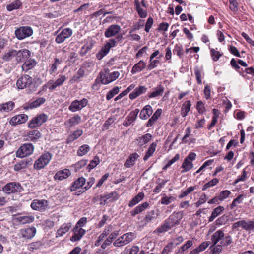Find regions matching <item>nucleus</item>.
<instances>
[{
  "label": "nucleus",
  "instance_id": "f257e3e1",
  "mask_svg": "<svg viewBox=\"0 0 254 254\" xmlns=\"http://www.w3.org/2000/svg\"><path fill=\"white\" fill-rule=\"evenodd\" d=\"M16 85L17 88L20 89L25 88H30L33 85V79L28 75H24L21 76L17 81ZM35 88L28 89L27 93L30 94L35 91Z\"/></svg>",
  "mask_w": 254,
  "mask_h": 254
},
{
  "label": "nucleus",
  "instance_id": "f03ea898",
  "mask_svg": "<svg viewBox=\"0 0 254 254\" xmlns=\"http://www.w3.org/2000/svg\"><path fill=\"white\" fill-rule=\"evenodd\" d=\"M136 238V235L132 232H127L119 237L113 243L114 246L120 247L131 242Z\"/></svg>",
  "mask_w": 254,
  "mask_h": 254
},
{
  "label": "nucleus",
  "instance_id": "7ed1b4c3",
  "mask_svg": "<svg viewBox=\"0 0 254 254\" xmlns=\"http://www.w3.org/2000/svg\"><path fill=\"white\" fill-rule=\"evenodd\" d=\"M121 26L118 24H112L109 26L105 31L104 36L106 38L115 37L116 40L120 41L122 37V34L120 33Z\"/></svg>",
  "mask_w": 254,
  "mask_h": 254
},
{
  "label": "nucleus",
  "instance_id": "20e7f679",
  "mask_svg": "<svg viewBox=\"0 0 254 254\" xmlns=\"http://www.w3.org/2000/svg\"><path fill=\"white\" fill-rule=\"evenodd\" d=\"M52 158V154L46 152L43 153L39 158L37 159L34 164L33 167L35 169L40 170L44 168L51 161Z\"/></svg>",
  "mask_w": 254,
  "mask_h": 254
},
{
  "label": "nucleus",
  "instance_id": "39448f33",
  "mask_svg": "<svg viewBox=\"0 0 254 254\" xmlns=\"http://www.w3.org/2000/svg\"><path fill=\"white\" fill-rule=\"evenodd\" d=\"M119 76L120 73L118 71L110 72L108 69H105L104 71L100 73L101 82L103 84H108L115 81Z\"/></svg>",
  "mask_w": 254,
  "mask_h": 254
},
{
  "label": "nucleus",
  "instance_id": "423d86ee",
  "mask_svg": "<svg viewBox=\"0 0 254 254\" xmlns=\"http://www.w3.org/2000/svg\"><path fill=\"white\" fill-rule=\"evenodd\" d=\"M34 146L32 143H26L22 144L16 151L17 157L22 158L31 155L34 151Z\"/></svg>",
  "mask_w": 254,
  "mask_h": 254
},
{
  "label": "nucleus",
  "instance_id": "0eeeda50",
  "mask_svg": "<svg viewBox=\"0 0 254 254\" xmlns=\"http://www.w3.org/2000/svg\"><path fill=\"white\" fill-rule=\"evenodd\" d=\"M117 41L113 38L110 39L107 41L100 51L96 54V57L98 60L102 59L110 51L111 48L116 46Z\"/></svg>",
  "mask_w": 254,
  "mask_h": 254
},
{
  "label": "nucleus",
  "instance_id": "6e6552de",
  "mask_svg": "<svg viewBox=\"0 0 254 254\" xmlns=\"http://www.w3.org/2000/svg\"><path fill=\"white\" fill-rule=\"evenodd\" d=\"M33 33V29L29 26H22L15 31L16 37L19 40H23L31 36Z\"/></svg>",
  "mask_w": 254,
  "mask_h": 254
},
{
  "label": "nucleus",
  "instance_id": "1a4fd4ad",
  "mask_svg": "<svg viewBox=\"0 0 254 254\" xmlns=\"http://www.w3.org/2000/svg\"><path fill=\"white\" fill-rule=\"evenodd\" d=\"M196 156V155L194 152H190L189 153V154L184 159L181 166V168L183 169L181 171L182 173L188 172L193 168V165L192 164V161L195 159Z\"/></svg>",
  "mask_w": 254,
  "mask_h": 254
},
{
  "label": "nucleus",
  "instance_id": "9d476101",
  "mask_svg": "<svg viewBox=\"0 0 254 254\" xmlns=\"http://www.w3.org/2000/svg\"><path fill=\"white\" fill-rule=\"evenodd\" d=\"M23 190L22 187L19 183L10 182L7 184L2 189L5 193L10 194L12 193L21 192Z\"/></svg>",
  "mask_w": 254,
  "mask_h": 254
},
{
  "label": "nucleus",
  "instance_id": "9b49d317",
  "mask_svg": "<svg viewBox=\"0 0 254 254\" xmlns=\"http://www.w3.org/2000/svg\"><path fill=\"white\" fill-rule=\"evenodd\" d=\"M48 116L47 115L41 114L29 122L28 127L31 128H34L46 122Z\"/></svg>",
  "mask_w": 254,
  "mask_h": 254
},
{
  "label": "nucleus",
  "instance_id": "f8f14e48",
  "mask_svg": "<svg viewBox=\"0 0 254 254\" xmlns=\"http://www.w3.org/2000/svg\"><path fill=\"white\" fill-rule=\"evenodd\" d=\"M88 102V100L86 98H83L80 100H75L71 102L68 109L72 112L81 110L87 106Z\"/></svg>",
  "mask_w": 254,
  "mask_h": 254
},
{
  "label": "nucleus",
  "instance_id": "ddd939ff",
  "mask_svg": "<svg viewBox=\"0 0 254 254\" xmlns=\"http://www.w3.org/2000/svg\"><path fill=\"white\" fill-rule=\"evenodd\" d=\"M36 229L34 227L21 229L19 234V237L24 240L31 239L36 234Z\"/></svg>",
  "mask_w": 254,
  "mask_h": 254
},
{
  "label": "nucleus",
  "instance_id": "4468645a",
  "mask_svg": "<svg viewBox=\"0 0 254 254\" xmlns=\"http://www.w3.org/2000/svg\"><path fill=\"white\" fill-rule=\"evenodd\" d=\"M72 30L69 28L64 29L57 35L55 38V42L58 44L63 43L66 39L69 38L72 35Z\"/></svg>",
  "mask_w": 254,
  "mask_h": 254
},
{
  "label": "nucleus",
  "instance_id": "2eb2a0df",
  "mask_svg": "<svg viewBox=\"0 0 254 254\" xmlns=\"http://www.w3.org/2000/svg\"><path fill=\"white\" fill-rule=\"evenodd\" d=\"M66 80V77L65 75H59L58 78L55 81L53 82L52 80H50L47 83V84L49 85V90L53 91L55 90L57 87L62 86Z\"/></svg>",
  "mask_w": 254,
  "mask_h": 254
},
{
  "label": "nucleus",
  "instance_id": "dca6fc26",
  "mask_svg": "<svg viewBox=\"0 0 254 254\" xmlns=\"http://www.w3.org/2000/svg\"><path fill=\"white\" fill-rule=\"evenodd\" d=\"M48 205V201L44 199H35L31 204V208L35 210L42 211L46 209Z\"/></svg>",
  "mask_w": 254,
  "mask_h": 254
},
{
  "label": "nucleus",
  "instance_id": "f3484780",
  "mask_svg": "<svg viewBox=\"0 0 254 254\" xmlns=\"http://www.w3.org/2000/svg\"><path fill=\"white\" fill-rule=\"evenodd\" d=\"M45 101V98L43 97L38 98L34 101L29 102L25 104L23 106V108L24 110H27L29 109H32L35 108H37L44 103Z\"/></svg>",
  "mask_w": 254,
  "mask_h": 254
},
{
  "label": "nucleus",
  "instance_id": "a211bd4d",
  "mask_svg": "<svg viewBox=\"0 0 254 254\" xmlns=\"http://www.w3.org/2000/svg\"><path fill=\"white\" fill-rule=\"evenodd\" d=\"M28 119V116L24 114H19L11 118L9 121L10 125L15 126L25 123Z\"/></svg>",
  "mask_w": 254,
  "mask_h": 254
},
{
  "label": "nucleus",
  "instance_id": "6ab92c4d",
  "mask_svg": "<svg viewBox=\"0 0 254 254\" xmlns=\"http://www.w3.org/2000/svg\"><path fill=\"white\" fill-rule=\"evenodd\" d=\"M73 234L70 238V240L72 242H76L80 240L83 235L85 234L86 231L82 228L75 226L73 229Z\"/></svg>",
  "mask_w": 254,
  "mask_h": 254
},
{
  "label": "nucleus",
  "instance_id": "aec40b11",
  "mask_svg": "<svg viewBox=\"0 0 254 254\" xmlns=\"http://www.w3.org/2000/svg\"><path fill=\"white\" fill-rule=\"evenodd\" d=\"M139 111V109H136L135 110L131 111L126 118V119L123 124L124 125L127 127L133 123L136 120Z\"/></svg>",
  "mask_w": 254,
  "mask_h": 254
},
{
  "label": "nucleus",
  "instance_id": "412c9836",
  "mask_svg": "<svg viewBox=\"0 0 254 254\" xmlns=\"http://www.w3.org/2000/svg\"><path fill=\"white\" fill-rule=\"evenodd\" d=\"M86 180L83 177L77 178L70 187V190L71 191H75L77 189H80L85 184Z\"/></svg>",
  "mask_w": 254,
  "mask_h": 254
},
{
  "label": "nucleus",
  "instance_id": "4be33fe9",
  "mask_svg": "<svg viewBox=\"0 0 254 254\" xmlns=\"http://www.w3.org/2000/svg\"><path fill=\"white\" fill-rule=\"evenodd\" d=\"M71 172L68 169H64L58 171L54 176L55 180H58L62 181L64 179H66L71 175Z\"/></svg>",
  "mask_w": 254,
  "mask_h": 254
},
{
  "label": "nucleus",
  "instance_id": "5701e85b",
  "mask_svg": "<svg viewBox=\"0 0 254 254\" xmlns=\"http://www.w3.org/2000/svg\"><path fill=\"white\" fill-rule=\"evenodd\" d=\"M72 227V224L71 223H64L58 229L56 236V237H60L63 236L68 232Z\"/></svg>",
  "mask_w": 254,
  "mask_h": 254
},
{
  "label": "nucleus",
  "instance_id": "b1692460",
  "mask_svg": "<svg viewBox=\"0 0 254 254\" xmlns=\"http://www.w3.org/2000/svg\"><path fill=\"white\" fill-rule=\"evenodd\" d=\"M182 219V215L179 212H174L166 219L174 227L179 224Z\"/></svg>",
  "mask_w": 254,
  "mask_h": 254
},
{
  "label": "nucleus",
  "instance_id": "393cba45",
  "mask_svg": "<svg viewBox=\"0 0 254 254\" xmlns=\"http://www.w3.org/2000/svg\"><path fill=\"white\" fill-rule=\"evenodd\" d=\"M164 91V87L161 84L153 89V91L148 94L149 98L161 96Z\"/></svg>",
  "mask_w": 254,
  "mask_h": 254
},
{
  "label": "nucleus",
  "instance_id": "a878e982",
  "mask_svg": "<svg viewBox=\"0 0 254 254\" xmlns=\"http://www.w3.org/2000/svg\"><path fill=\"white\" fill-rule=\"evenodd\" d=\"M32 161L31 159H26L22 160L17 162L14 166L15 171H20L22 169L27 168L28 166L32 165Z\"/></svg>",
  "mask_w": 254,
  "mask_h": 254
},
{
  "label": "nucleus",
  "instance_id": "bb28decb",
  "mask_svg": "<svg viewBox=\"0 0 254 254\" xmlns=\"http://www.w3.org/2000/svg\"><path fill=\"white\" fill-rule=\"evenodd\" d=\"M152 138V136L151 134L146 133L136 139V144L140 147H142L149 142Z\"/></svg>",
  "mask_w": 254,
  "mask_h": 254
},
{
  "label": "nucleus",
  "instance_id": "cd10ccee",
  "mask_svg": "<svg viewBox=\"0 0 254 254\" xmlns=\"http://www.w3.org/2000/svg\"><path fill=\"white\" fill-rule=\"evenodd\" d=\"M22 6L23 3L20 0H15L6 6L7 10L9 12L19 9Z\"/></svg>",
  "mask_w": 254,
  "mask_h": 254
},
{
  "label": "nucleus",
  "instance_id": "c85d7f7f",
  "mask_svg": "<svg viewBox=\"0 0 254 254\" xmlns=\"http://www.w3.org/2000/svg\"><path fill=\"white\" fill-rule=\"evenodd\" d=\"M153 110L152 107L147 105H146L141 111L139 117L141 119L146 120L152 114Z\"/></svg>",
  "mask_w": 254,
  "mask_h": 254
},
{
  "label": "nucleus",
  "instance_id": "c756f323",
  "mask_svg": "<svg viewBox=\"0 0 254 254\" xmlns=\"http://www.w3.org/2000/svg\"><path fill=\"white\" fill-rule=\"evenodd\" d=\"M41 136L40 132L36 129L29 131L26 135L28 137L27 140L34 142H36L41 137Z\"/></svg>",
  "mask_w": 254,
  "mask_h": 254
},
{
  "label": "nucleus",
  "instance_id": "7c9ffc66",
  "mask_svg": "<svg viewBox=\"0 0 254 254\" xmlns=\"http://www.w3.org/2000/svg\"><path fill=\"white\" fill-rule=\"evenodd\" d=\"M30 51L26 49L22 50L16 51V60L17 62H21L25 60V58L30 56Z\"/></svg>",
  "mask_w": 254,
  "mask_h": 254
},
{
  "label": "nucleus",
  "instance_id": "2f4dec72",
  "mask_svg": "<svg viewBox=\"0 0 254 254\" xmlns=\"http://www.w3.org/2000/svg\"><path fill=\"white\" fill-rule=\"evenodd\" d=\"M146 64L143 60H140L135 64L132 68L131 72L132 74L142 71L146 67Z\"/></svg>",
  "mask_w": 254,
  "mask_h": 254
},
{
  "label": "nucleus",
  "instance_id": "473e14b6",
  "mask_svg": "<svg viewBox=\"0 0 254 254\" xmlns=\"http://www.w3.org/2000/svg\"><path fill=\"white\" fill-rule=\"evenodd\" d=\"M224 236V231L222 230H219L216 231L211 237V241L213 245L214 246L219 241H221Z\"/></svg>",
  "mask_w": 254,
  "mask_h": 254
},
{
  "label": "nucleus",
  "instance_id": "72a5a7b5",
  "mask_svg": "<svg viewBox=\"0 0 254 254\" xmlns=\"http://www.w3.org/2000/svg\"><path fill=\"white\" fill-rule=\"evenodd\" d=\"M147 88L144 86H140L129 94L130 99H134L142 93L146 92Z\"/></svg>",
  "mask_w": 254,
  "mask_h": 254
},
{
  "label": "nucleus",
  "instance_id": "f704fd0d",
  "mask_svg": "<svg viewBox=\"0 0 254 254\" xmlns=\"http://www.w3.org/2000/svg\"><path fill=\"white\" fill-rule=\"evenodd\" d=\"M139 157V155L135 152L131 154L129 157L126 160L124 166L126 168H129L133 166L136 159Z\"/></svg>",
  "mask_w": 254,
  "mask_h": 254
},
{
  "label": "nucleus",
  "instance_id": "c9c22d12",
  "mask_svg": "<svg viewBox=\"0 0 254 254\" xmlns=\"http://www.w3.org/2000/svg\"><path fill=\"white\" fill-rule=\"evenodd\" d=\"M81 120V117L78 115H75L73 117L70 118L69 120L65 122V125L72 127L75 125H78Z\"/></svg>",
  "mask_w": 254,
  "mask_h": 254
},
{
  "label": "nucleus",
  "instance_id": "e433bc0d",
  "mask_svg": "<svg viewBox=\"0 0 254 254\" xmlns=\"http://www.w3.org/2000/svg\"><path fill=\"white\" fill-rule=\"evenodd\" d=\"M15 107V103L13 101H8L5 103L0 104V112H9L12 111Z\"/></svg>",
  "mask_w": 254,
  "mask_h": 254
},
{
  "label": "nucleus",
  "instance_id": "4c0bfd02",
  "mask_svg": "<svg viewBox=\"0 0 254 254\" xmlns=\"http://www.w3.org/2000/svg\"><path fill=\"white\" fill-rule=\"evenodd\" d=\"M161 113L162 110L161 109H158L153 114L151 118L148 120L146 125L147 127H152L161 116Z\"/></svg>",
  "mask_w": 254,
  "mask_h": 254
},
{
  "label": "nucleus",
  "instance_id": "58836bf2",
  "mask_svg": "<svg viewBox=\"0 0 254 254\" xmlns=\"http://www.w3.org/2000/svg\"><path fill=\"white\" fill-rule=\"evenodd\" d=\"M238 72L243 77L246 79H250L251 77L254 75V68L252 67L245 68L244 70L243 69H241V70H238Z\"/></svg>",
  "mask_w": 254,
  "mask_h": 254
},
{
  "label": "nucleus",
  "instance_id": "ea45409f",
  "mask_svg": "<svg viewBox=\"0 0 254 254\" xmlns=\"http://www.w3.org/2000/svg\"><path fill=\"white\" fill-rule=\"evenodd\" d=\"M83 130L81 129H77L74 131L72 134L69 135L68 136L66 142L67 143H71L75 140L78 138L83 134Z\"/></svg>",
  "mask_w": 254,
  "mask_h": 254
},
{
  "label": "nucleus",
  "instance_id": "a19ab883",
  "mask_svg": "<svg viewBox=\"0 0 254 254\" xmlns=\"http://www.w3.org/2000/svg\"><path fill=\"white\" fill-rule=\"evenodd\" d=\"M157 146L156 142H153L150 144L148 148V150L145 153V155L143 157V160L144 161H147L150 157H151L154 153L156 148Z\"/></svg>",
  "mask_w": 254,
  "mask_h": 254
},
{
  "label": "nucleus",
  "instance_id": "79ce46f5",
  "mask_svg": "<svg viewBox=\"0 0 254 254\" xmlns=\"http://www.w3.org/2000/svg\"><path fill=\"white\" fill-rule=\"evenodd\" d=\"M210 244V242L206 241L201 243L198 247L193 249L190 253V254H197L205 250Z\"/></svg>",
  "mask_w": 254,
  "mask_h": 254
},
{
  "label": "nucleus",
  "instance_id": "37998d69",
  "mask_svg": "<svg viewBox=\"0 0 254 254\" xmlns=\"http://www.w3.org/2000/svg\"><path fill=\"white\" fill-rule=\"evenodd\" d=\"M191 105L190 100H187L183 104L181 112L183 117H185L187 115L188 113L190 111Z\"/></svg>",
  "mask_w": 254,
  "mask_h": 254
},
{
  "label": "nucleus",
  "instance_id": "c03bdc74",
  "mask_svg": "<svg viewBox=\"0 0 254 254\" xmlns=\"http://www.w3.org/2000/svg\"><path fill=\"white\" fill-rule=\"evenodd\" d=\"M169 180L166 179H162L160 178L158 179V181L156 182L157 186L154 189L153 192L155 193H159L161 190L162 188H163L166 183L168 182Z\"/></svg>",
  "mask_w": 254,
  "mask_h": 254
},
{
  "label": "nucleus",
  "instance_id": "a18cd8bd",
  "mask_svg": "<svg viewBox=\"0 0 254 254\" xmlns=\"http://www.w3.org/2000/svg\"><path fill=\"white\" fill-rule=\"evenodd\" d=\"M144 197V194L143 192H139L130 201L128 206L130 207H132L136 204L141 201Z\"/></svg>",
  "mask_w": 254,
  "mask_h": 254
},
{
  "label": "nucleus",
  "instance_id": "49530a36",
  "mask_svg": "<svg viewBox=\"0 0 254 254\" xmlns=\"http://www.w3.org/2000/svg\"><path fill=\"white\" fill-rule=\"evenodd\" d=\"M157 216L155 211L152 210L147 213L143 221L144 222L145 225H146L149 222L155 220L157 218Z\"/></svg>",
  "mask_w": 254,
  "mask_h": 254
},
{
  "label": "nucleus",
  "instance_id": "de8ad7c7",
  "mask_svg": "<svg viewBox=\"0 0 254 254\" xmlns=\"http://www.w3.org/2000/svg\"><path fill=\"white\" fill-rule=\"evenodd\" d=\"M34 220V217L32 215L20 216L17 218V220L22 224L31 223Z\"/></svg>",
  "mask_w": 254,
  "mask_h": 254
},
{
  "label": "nucleus",
  "instance_id": "09e8293b",
  "mask_svg": "<svg viewBox=\"0 0 254 254\" xmlns=\"http://www.w3.org/2000/svg\"><path fill=\"white\" fill-rule=\"evenodd\" d=\"M134 3L139 16L142 18L146 17L147 13L145 10L141 8L139 1L135 0Z\"/></svg>",
  "mask_w": 254,
  "mask_h": 254
},
{
  "label": "nucleus",
  "instance_id": "8fccbe9b",
  "mask_svg": "<svg viewBox=\"0 0 254 254\" xmlns=\"http://www.w3.org/2000/svg\"><path fill=\"white\" fill-rule=\"evenodd\" d=\"M223 207L219 206L216 207L212 212L211 215L209 218V221L212 222L214 219L217 217L220 213L224 210Z\"/></svg>",
  "mask_w": 254,
  "mask_h": 254
},
{
  "label": "nucleus",
  "instance_id": "3c124183",
  "mask_svg": "<svg viewBox=\"0 0 254 254\" xmlns=\"http://www.w3.org/2000/svg\"><path fill=\"white\" fill-rule=\"evenodd\" d=\"M90 149V147L88 145L84 144L79 147L77 154L79 156H83L86 155L89 151Z\"/></svg>",
  "mask_w": 254,
  "mask_h": 254
},
{
  "label": "nucleus",
  "instance_id": "603ef678",
  "mask_svg": "<svg viewBox=\"0 0 254 254\" xmlns=\"http://www.w3.org/2000/svg\"><path fill=\"white\" fill-rule=\"evenodd\" d=\"M35 65V62L34 60H29L25 62L22 65V69L24 71H28L32 69Z\"/></svg>",
  "mask_w": 254,
  "mask_h": 254
},
{
  "label": "nucleus",
  "instance_id": "864d4df0",
  "mask_svg": "<svg viewBox=\"0 0 254 254\" xmlns=\"http://www.w3.org/2000/svg\"><path fill=\"white\" fill-rule=\"evenodd\" d=\"M117 194L116 192H113L107 195H103L104 204H105L108 200H109V201H113L117 199Z\"/></svg>",
  "mask_w": 254,
  "mask_h": 254
},
{
  "label": "nucleus",
  "instance_id": "5fc2aeb1",
  "mask_svg": "<svg viewBox=\"0 0 254 254\" xmlns=\"http://www.w3.org/2000/svg\"><path fill=\"white\" fill-rule=\"evenodd\" d=\"M171 229L170 227L169 226L168 224L164 221L163 223L156 229V231L159 233H162L168 231Z\"/></svg>",
  "mask_w": 254,
  "mask_h": 254
},
{
  "label": "nucleus",
  "instance_id": "6e6d98bb",
  "mask_svg": "<svg viewBox=\"0 0 254 254\" xmlns=\"http://www.w3.org/2000/svg\"><path fill=\"white\" fill-rule=\"evenodd\" d=\"M243 228L247 231H253L254 230V221H244Z\"/></svg>",
  "mask_w": 254,
  "mask_h": 254
},
{
  "label": "nucleus",
  "instance_id": "4d7b16f0",
  "mask_svg": "<svg viewBox=\"0 0 254 254\" xmlns=\"http://www.w3.org/2000/svg\"><path fill=\"white\" fill-rule=\"evenodd\" d=\"M120 91V88L118 87H115L111 90H110L106 95V99L107 100L111 99L115 95L117 94Z\"/></svg>",
  "mask_w": 254,
  "mask_h": 254
},
{
  "label": "nucleus",
  "instance_id": "13d9d810",
  "mask_svg": "<svg viewBox=\"0 0 254 254\" xmlns=\"http://www.w3.org/2000/svg\"><path fill=\"white\" fill-rule=\"evenodd\" d=\"M16 55V50H13L6 53L3 56V60L5 61H9L11 60L13 57H15Z\"/></svg>",
  "mask_w": 254,
  "mask_h": 254
},
{
  "label": "nucleus",
  "instance_id": "bf43d9fd",
  "mask_svg": "<svg viewBox=\"0 0 254 254\" xmlns=\"http://www.w3.org/2000/svg\"><path fill=\"white\" fill-rule=\"evenodd\" d=\"M139 251V247L137 246H132L130 248H126V254H137Z\"/></svg>",
  "mask_w": 254,
  "mask_h": 254
},
{
  "label": "nucleus",
  "instance_id": "052dcab7",
  "mask_svg": "<svg viewBox=\"0 0 254 254\" xmlns=\"http://www.w3.org/2000/svg\"><path fill=\"white\" fill-rule=\"evenodd\" d=\"M61 64V61H60L59 59L56 58L55 59L54 63L52 64L49 70V72L50 74H52L57 70L58 65L60 64Z\"/></svg>",
  "mask_w": 254,
  "mask_h": 254
},
{
  "label": "nucleus",
  "instance_id": "680f3d73",
  "mask_svg": "<svg viewBox=\"0 0 254 254\" xmlns=\"http://www.w3.org/2000/svg\"><path fill=\"white\" fill-rule=\"evenodd\" d=\"M100 163L99 157L96 156L94 157L93 159L91 160L88 166L89 169H92L94 168L97 165Z\"/></svg>",
  "mask_w": 254,
  "mask_h": 254
},
{
  "label": "nucleus",
  "instance_id": "e2e57ef3",
  "mask_svg": "<svg viewBox=\"0 0 254 254\" xmlns=\"http://www.w3.org/2000/svg\"><path fill=\"white\" fill-rule=\"evenodd\" d=\"M194 74L198 84L202 83L201 73L202 71L198 67H195L194 69Z\"/></svg>",
  "mask_w": 254,
  "mask_h": 254
},
{
  "label": "nucleus",
  "instance_id": "0e129e2a",
  "mask_svg": "<svg viewBox=\"0 0 254 254\" xmlns=\"http://www.w3.org/2000/svg\"><path fill=\"white\" fill-rule=\"evenodd\" d=\"M218 179L217 178H214L210 181L208 182V183H206L203 187L202 190H206L207 188L213 187L216 185L217 183L218 182Z\"/></svg>",
  "mask_w": 254,
  "mask_h": 254
},
{
  "label": "nucleus",
  "instance_id": "69168bd1",
  "mask_svg": "<svg viewBox=\"0 0 254 254\" xmlns=\"http://www.w3.org/2000/svg\"><path fill=\"white\" fill-rule=\"evenodd\" d=\"M232 243V239L230 236H227L223 238L220 244L222 246H227Z\"/></svg>",
  "mask_w": 254,
  "mask_h": 254
},
{
  "label": "nucleus",
  "instance_id": "338daca9",
  "mask_svg": "<svg viewBox=\"0 0 254 254\" xmlns=\"http://www.w3.org/2000/svg\"><path fill=\"white\" fill-rule=\"evenodd\" d=\"M228 221V216L223 215L218 218L215 221L216 224L218 225H222L225 224Z\"/></svg>",
  "mask_w": 254,
  "mask_h": 254
},
{
  "label": "nucleus",
  "instance_id": "774afa93",
  "mask_svg": "<svg viewBox=\"0 0 254 254\" xmlns=\"http://www.w3.org/2000/svg\"><path fill=\"white\" fill-rule=\"evenodd\" d=\"M243 196L242 195H238L235 199L233 200L231 205V208L232 209L236 207L238 204L242 203Z\"/></svg>",
  "mask_w": 254,
  "mask_h": 254
}]
</instances>
